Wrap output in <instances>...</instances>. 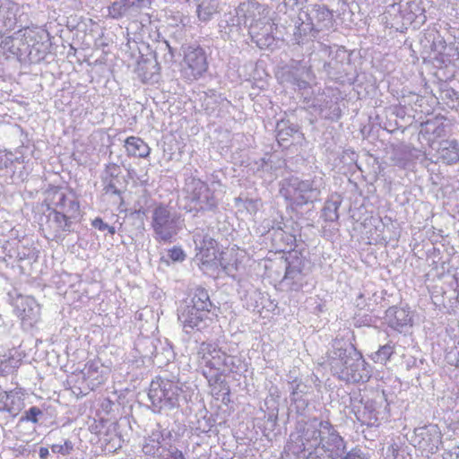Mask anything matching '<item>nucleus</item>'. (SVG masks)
<instances>
[{"instance_id":"f257e3e1","label":"nucleus","mask_w":459,"mask_h":459,"mask_svg":"<svg viewBox=\"0 0 459 459\" xmlns=\"http://www.w3.org/2000/svg\"><path fill=\"white\" fill-rule=\"evenodd\" d=\"M331 372L340 380L352 383H365L371 377L369 365L361 353L351 343L335 339L328 351Z\"/></svg>"},{"instance_id":"f03ea898","label":"nucleus","mask_w":459,"mask_h":459,"mask_svg":"<svg viewBox=\"0 0 459 459\" xmlns=\"http://www.w3.org/2000/svg\"><path fill=\"white\" fill-rule=\"evenodd\" d=\"M151 227L157 242L171 243L182 229V221L173 208L160 204L152 212Z\"/></svg>"},{"instance_id":"7ed1b4c3","label":"nucleus","mask_w":459,"mask_h":459,"mask_svg":"<svg viewBox=\"0 0 459 459\" xmlns=\"http://www.w3.org/2000/svg\"><path fill=\"white\" fill-rule=\"evenodd\" d=\"M181 392L178 383L157 377L150 385L148 398L154 411L172 410L179 405Z\"/></svg>"},{"instance_id":"20e7f679","label":"nucleus","mask_w":459,"mask_h":459,"mask_svg":"<svg viewBox=\"0 0 459 459\" xmlns=\"http://www.w3.org/2000/svg\"><path fill=\"white\" fill-rule=\"evenodd\" d=\"M285 186L287 194L295 199L298 205H303L318 200L321 195L322 178L303 180L291 177L286 180Z\"/></svg>"},{"instance_id":"39448f33","label":"nucleus","mask_w":459,"mask_h":459,"mask_svg":"<svg viewBox=\"0 0 459 459\" xmlns=\"http://www.w3.org/2000/svg\"><path fill=\"white\" fill-rule=\"evenodd\" d=\"M286 263L282 281L291 290L299 291L308 282L310 263L296 251L290 253Z\"/></svg>"},{"instance_id":"423d86ee","label":"nucleus","mask_w":459,"mask_h":459,"mask_svg":"<svg viewBox=\"0 0 459 459\" xmlns=\"http://www.w3.org/2000/svg\"><path fill=\"white\" fill-rule=\"evenodd\" d=\"M171 437L170 430L156 423L141 442V452L145 459H161L171 446L168 442Z\"/></svg>"},{"instance_id":"0eeeda50","label":"nucleus","mask_w":459,"mask_h":459,"mask_svg":"<svg viewBox=\"0 0 459 459\" xmlns=\"http://www.w3.org/2000/svg\"><path fill=\"white\" fill-rule=\"evenodd\" d=\"M323 434L319 449L331 459H337L344 454L346 443L329 421H323Z\"/></svg>"},{"instance_id":"6e6552de","label":"nucleus","mask_w":459,"mask_h":459,"mask_svg":"<svg viewBox=\"0 0 459 459\" xmlns=\"http://www.w3.org/2000/svg\"><path fill=\"white\" fill-rule=\"evenodd\" d=\"M178 319L184 332L187 334L194 330L202 331L207 327L208 314L190 307L188 304H181L178 309Z\"/></svg>"},{"instance_id":"1a4fd4ad","label":"nucleus","mask_w":459,"mask_h":459,"mask_svg":"<svg viewBox=\"0 0 459 459\" xmlns=\"http://www.w3.org/2000/svg\"><path fill=\"white\" fill-rule=\"evenodd\" d=\"M150 4L151 0H116L108 7V15L116 20L134 18Z\"/></svg>"},{"instance_id":"9d476101","label":"nucleus","mask_w":459,"mask_h":459,"mask_svg":"<svg viewBox=\"0 0 459 459\" xmlns=\"http://www.w3.org/2000/svg\"><path fill=\"white\" fill-rule=\"evenodd\" d=\"M184 53V61L190 70V75L195 79L203 75L208 68L204 50L199 46L190 45L186 48Z\"/></svg>"},{"instance_id":"9b49d317","label":"nucleus","mask_w":459,"mask_h":459,"mask_svg":"<svg viewBox=\"0 0 459 459\" xmlns=\"http://www.w3.org/2000/svg\"><path fill=\"white\" fill-rule=\"evenodd\" d=\"M288 76L290 82L299 89H306L314 78L311 66L303 60H290L288 65Z\"/></svg>"},{"instance_id":"f8f14e48","label":"nucleus","mask_w":459,"mask_h":459,"mask_svg":"<svg viewBox=\"0 0 459 459\" xmlns=\"http://www.w3.org/2000/svg\"><path fill=\"white\" fill-rule=\"evenodd\" d=\"M15 313L22 321H28L30 325H33L40 316V307L34 298L26 296L19 297L15 300Z\"/></svg>"},{"instance_id":"ddd939ff","label":"nucleus","mask_w":459,"mask_h":459,"mask_svg":"<svg viewBox=\"0 0 459 459\" xmlns=\"http://www.w3.org/2000/svg\"><path fill=\"white\" fill-rule=\"evenodd\" d=\"M200 353L203 354L202 359L207 369L223 373L226 352L212 343L202 342Z\"/></svg>"},{"instance_id":"4468645a","label":"nucleus","mask_w":459,"mask_h":459,"mask_svg":"<svg viewBox=\"0 0 459 459\" xmlns=\"http://www.w3.org/2000/svg\"><path fill=\"white\" fill-rule=\"evenodd\" d=\"M323 421L324 420L318 421L315 419L304 429L300 436L301 451L314 450L316 453L319 449L323 434Z\"/></svg>"},{"instance_id":"2eb2a0df","label":"nucleus","mask_w":459,"mask_h":459,"mask_svg":"<svg viewBox=\"0 0 459 459\" xmlns=\"http://www.w3.org/2000/svg\"><path fill=\"white\" fill-rule=\"evenodd\" d=\"M74 221L55 210L49 212L47 225L52 230V240H64L65 237L74 230Z\"/></svg>"},{"instance_id":"dca6fc26","label":"nucleus","mask_w":459,"mask_h":459,"mask_svg":"<svg viewBox=\"0 0 459 459\" xmlns=\"http://www.w3.org/2000/svg\"><path fill=\"white\" fill-rule=\"evenodd\" d=\"M387 325L393 329L402 333L407 327L411 326L412 316L408 309L391 307L385 311Z\"/></svg>"},{"instance_id":"f3484780","label":"nucleus","mask_w":459,"mask_h":459,"mask_svg":"<svg viewBox=\"0 0 459 459\" xmlns=\"http://www.w3.org/2000/svg\"><path fill=\"white\" fill-rule=\"evenodd\" d=\"M361 402V405L352 406V411L358 421L362 425L368 427L377 426L378 421V411H377L376 402L373 400H367Z\"/></svg>"},{"instance_id":"a211bd4d","label":"nucleus","mask_w":459,"mask_h":459,"mask_svg":"<svg viewBox=\"0 0 459 459\" xmlns=\"http://www.w3.org/2000/svg\"><path fill=\"white\" fill-rule=\"evenodd\" d=\"M121 169L116 163H108L101 176L103 191L105 194L121 195L118 186L121 185L119 177Z\"/></svg>"},{"instance_id":"6ab92c4d","label":"nucleus","mask_w":459,"mask_h":459,"mask_svg":"<svg viewBox=\"0 0 459 459\" xmlns=\"http://www.w3.org/2000/svg\"><path fill=\"white\" fill-rule=\"evenodd\" d=\"M417 437L420 438L418 445L420 448L427 450L429 453L435 454L438 450V446L441 443L440 437L436 429L433 433L427 428H420L415 429Z\"/></svg>"},{"instance_id":"aec40b11","label":"nucleus","mask_w":459,"mask_h":459,"mask_svg":"<svg viewBox=\"0 0 459 459\" xmlns=\"http://www.w3.org/2000/svg\"><path fill=\"white\" fill-rule=\"evenodd\" d=\"M437 160L445 164H455L459 160V146L456 140H445L437 151Z\"/></svg>"},{"instance_id":"412c9836","label":"nucleus","mask_w":459,"mask_h":459,"mask_svg":"<svg viewBox=\"0 0 459 459\" xmlns=\"http://www.w3.org/2000/svg\"><path fill=\"white\" fill-rule=\"evenodd\" d=\"M57 196L58 200L54 210L73 221L76 220L80 216L79 203L74 199L67 197L63 193L58 194Z\"/></svg>"},{"instance_id":"4be33fe9","label":"nucleus","mask_w":459,"mask_h":459,"mask_svg":"<svg viewBox=\"0 0 459 459\" xmlns=\"http://www.w3.org/2000/svg\"><path fill=\"white\" fill-rule=\"evenodd\" d=\"M16 39L22 41L23 45L30 47L47 39L48 34L38 27H26L15 32Z\"/></svg>"},{"instance_id":"5701e85b","label":"nucleus","mask_w":459,"mask_h":459,"mask_svg":"<svg viewBox=\"0 0 459 459\" xmlns=\"http://www.w3.org/2000/svg\"><path fill=\"white\" fill-rule=\"evenodd\" d=\"M182 304H188L190 307L197 309V311L210 312L212 303L210 299L208 291L202 287H197L193 290L190 301H184Z\"/></svg>"},{"instance_id":"b1692460","label":"nucleus","mask_w":459,"mask_h":459,"mask_svg":"<svg viewBox=\"0 0 459 459\" xmlns=\"http://www.w3.org/2000/svg\"><path fill=\"white\" fill-rule=\"evenodd\" d=\"M17 6L13 3L4 2L0 4V27L6 30L14 29L17 19Z\"/></svg>"},{"instance_id":"393cba45","label":"nucleus","mask_w":459,"mask_h":459,"mask_svg":"<svg viewBox=\"0 0 459 459\" xmlns=\"http://www.w3.org/2000/svg\"><path fill=\"white\" fill-rule=\"evenodd\" d=\"M125 147L127 155L138 158H146L151 152V148L148 144L136 136L127 137L125 142Z\"/></svg>"},{"instance_id":"a878e982","label":"nucleus","mask_w":459,"mask_h":459,"mask_svg":"<svg viewBox=\"0 0 459 459\" xmlns=\"http://www.w3.org/2000/svg\"><path fill=\"white\" fill-rule=\"evenodd\" d=\"M290 385L291 389L290 401L296 404L298 410H304L308 404L307 401L303 399V396L308 391L307 385L299 381L297 378L292 380Z\"/></svg>"},{"instance_id":"bb28decb","label":"nucleus","mask_w":459,"mask_h":459,"mask_svg":"<svg viewBox=\"0 0 459 459\" xmlns=\"http://www.w3.org/2000/svg\"><path fill=\"white\" fill-rule=\"evenodd\" d=\"M190 2L191 0H186ZM197 2L196 13L197 17L202 22H209L212 16L218 13V1L217 0H195Z\"/></svg>"},{"instance_id":"cd10ccee","label":"nucleus","mask_w":459,"mask_h":459,"mask_svg":"<svg viewBox=\"0 0 459 459\" xmlns=\"http://www.w3.org/2000/svg\"><path fill=\"white\" fill-rule=\"evenodd\" d=\"M23 394L17 389L9 392V395L5 403V411L13 416H16L24 407Z\"/></svg>"},{"instance_id":"c85d7f7f","label":"nucleus","mask_w":459,"mask_h":459,"mask_svg":"<svg viewBox=\"0 0 459 459\" xmlns=\"http://www.w3.org/2000/svg\"><path fill=\"white\" fill-rule=\"evenodd\" d=\"M185 191L187 194V198L193 203L195 198H200L203 191H207V185L199 178L190 177L186 180Z\"/></svg>"},{"instance_id":"c756f323","label":"nucleus","mask_w":459,"mask_h":459,"mask_svg":"<svg viewBox=\"0 0 459 459\" xmlns=\"http://www.w3.org/2000/svg\"><path fill=\"white\" fill-rule=\"evenodd\" d=\"M195 203V208L202 211H213L217 208V200L214 196V193L207 186V191H203L200 195V198H195L193 202Z\"/></svg>"},{"instance_id":"7c9ffc66","label":"nucleus","mask_w":459,"mask_h":459,"mask_svg":"<svg viewBox=\"0 0 459 459\" xmlns=\"http://www.w3.org/2000/svg\"><path fill=\"white\" fill-rule=\"evenodd\" d=\"M319 114L325 119L336 121L342 116V109L337 101L330 99L319 107Z\"/></svg>"},{"instance_id":"2f4dec72","label":"nucleus","mask_w":459,"mask_h":459,"mask_svg":"<svg viewBox=\"0 0 459 459\" xmlns=\"http://www.w3.org/2000/svg\"><path fill=\"white\" fill-rule=\"evenodd\" d=\"M28 57L31 63H39L43 61L48 52V44L43 40L29 47Z\"/></svg>"},{"instance_id":"473e14b6","label":"nucleus","mask_w":459,"mask_h":459,"mask_svg":"<svg viewBox=\"0 0 459 459\" xmlns=\"http://www.w3.org/2000/svg\"><path fill=\"white\" fill-rule=\"evenodd\" d=\"M342 202L339 199L336 200H328L325 203L324 208L322 210V217L325 221L333 222L336 221L339 218L338 209L341 205Z\"/></svg>"},{"instance_id":"72a5a7b5","label":"nucleus","mask_w":459,"mask_h":459,"mask_svg":"<svg viewBox=\"0 0 459 459\" xmlns=\"http://www.w3.org/2000/svg\"><path fill=\"white\" fill-rule=\"evenodd\" d=\"M340 54L344 55L343 51H336L335 57L332 58L328 62H324L323 65V70L326 73L327 75L331 77L337 78L339 77L342 73V62L337 60V57L340 56Z\"/></svg>"},{"instance_id":"f704fd0d","label":"nucleus","mask_w":459,"mask_h":459,"mask_svg":"<svg viewBox=\"0 0 459 459\" xmlns=\"http://www.w3.org/2000/svg\"><path fill=\"white\" fill-rule=\"evenodd\" d=\"M271 230L274 231V235H281L282 233H285L287 235L286 240L288 243L296 241V234L294 233L293 229H290L288 223L283 221V218L281 216H280V220H274L273 221Z\"/></svg>"},{"instance_id":"c9c22d12","label":"nucleus","mask_w":459,"mask_h":459,"mask_svg":"<svg viewBox=\"0 0 459 459\" xmlns=\"http://www.w3.org/2000/svg\"><path fill=\"white\" fill-rule=\"evenodd\" d=\"M135 349L143 358H152L156 352L153 340L145 337L139 338L136 341Z\"/></svg>"},{"instance_id":"e433bc0d","label":"nucleus","mask_w":459,"mask_h":459,"mask_svg":"<svg viewBox=\"0 0 459 459\" xmlns=\"http://www.w3.org/2000/svg\"><path fill=\"white\" fill-rule=\"evenodd\" d=\"M394 351V345L390 342L379 349L372 355V359L377 363H385Z\"/></svg>"},{"instance_id":"4c0bfd02","label":"nucleus","mask_w":459,"mask_h":459,"mask_svg":"<svg viewBox=\"0 0 459 459\" xmlns=\"http://www.w3.org/2000/svg\"><path fill=\"white\" fill-rule=\"evenodd\" d=\"M277 139L278 142L287 140L288 136L297 132V128L294 126H289L288 121L281 120L276 125Z\"/></svg>"},{"instance_id":"58836bf2","label":"nucleus","mask_w":459,"mask_h":459,"mask_svg":"<svg viewBox=\"0 0 459 459\" xmlns=\"http://www.w3.org/2000/svg\"><path fill=\"white\" fill-rule=\"evenodd\" d=\"M178 48L170 46L168 41H163L158 47V50L155 52V55H158L159 52H163V59L166 64H172L174 62L175 54Z\"/></svg>"},{"instance_id":"ea45409f","label":"nucleus","mask_w":459,"mask_h":459,"mask_svg":"<svg viewBox=\"0 0 459 459\" xmlns=\"http://www.w3.org/2000/svg\"><path fill=\"white\" fill-rule=\"evenodd\" d=\"M242 361L239 358L226 353L223 374L237 373L240 369Z\"/></svg>"},{"instance_id":"a19ab883","label":"nucleus","mask_w":459,"mask_h":459,"mask_svg":"<svg viewBox=\"0 0 459 459\" xmlns=\"http://www.w3.org/2000/svg\"><path fill=\"white\" fill-rule=\"evenodd\" d=\"M16 39L15 33L13 36L5 37L0 43V48L4 52H8L11 55L18 56L20 53V48L14 45Z\"/></svg>"},{"instance_id":"79ce46f5","label":"nucleus","mask_w":459,"mask_h":459,"mask_svg":"<svg viewBox=\"0 0 459 459\" xmlns=\"http://www.w3.org/2000/svg\"><path fill=\"white\" fill-rule=\"evenodd\" d=\"M194 241L196 247H200L201 248L213 247L216 244V241L209 235L202 234L199 231L195 232L194 234Z\"/></svg>"},{"instance_id":"37998d69","label":"nucleus","mask_w":459,"mask_h":459,"mask_svg":"<svg viewBox=\"0 0 459 459\" xmlns=\"http://www.w3.org/2000/svg\"><path fill=\"white\" fill-rule=\"evenodd\" d=\"M85 379L88 381V386L91 390H95L104 383L105 377L102 373H83Z\"/></svg>"},{"instance_id":"c03bdc74","label":"nucleus","mask_w":459,"mask_h":459,"mask_svg":"<svg viewBox=\"0 0 459 459\" xmlns=\"http://www.w3.org/2000/svg\"><path fill=\"white\" fill-rule=\"evenodd\" d=\"M314 30L312 23H306L303 21L296 26L294 31V38L298 44L300 43L302 37L307 36L308 33L312 32Z\"/></svg>"},{"instance_id":"a18cd8bd","label":"nucleus","mask_w":459,"mask_h":459,"mask_svg":"<svg viewBox=\"0 0 459 459\" xmlns=\"http://www.w3.org/2000/svg\"><path fill=\"white\" fill-rule=\"evenodd\" d=\"M203 375L208 380L210 385H218L223 383L222 376L224 375L222 372L213 371L207 368L203 370Z\"/></svg>"},{"instance_id":"49530a36","label":"nucleus","mask_w":459,"mask_h":459,"mask_svg":"<svg viewBox=\"0 0 459 459\" xmlns=\"http://www.w3.org/2000/svg\"><path fill=\"white\" fill-rule=\"evenodd\" d=\"M21 158L13 159V153L0 150V170L9 168L13 162H20Z\"/></svg>"},{"instance_id":"de8ad7c7","label":"nucleus","mask_w":459,"mask_h":459,"mask_svg":"<svg viewBox=\"0 0 459 459\" xmlns=\"http://www.w3.org/2000/svg\"><path fill=\"white\" fill-rule=\"evenodd\" d=\"M51 450L55 454H61L63 455H69L74 450V444L70 440H65L64 444L52 445Z\"/></svg>"},{"instance_id":"09e8293b","label":"nucleus","mask_w":459,"mask_h":459,"mask_svg":"<svg viewBox=\"0 0 459 459\" xmlns=\"http://www.w3.org/2000/svg\"><path fill=\"white\" fill-rule=\"evenodd\" d=\"M42 414V411L36 407H30L28 411L24 412V415H22L20 419L21 421H31L33 423L38 422V416Z\"/></svg>"},{"instance_id":"8fccbe9b","label":"nucleus","mask_w":459,"mask_h":459,"mask_svg":"<svg viewBox=\"0 0 459 459\" xmlns=\"http://www.w3.org/2000/svg\"><path fill=\"white\" fill-rule=\"evenodd\" d=\"M339 459H369L367 453L359 447H353L349 452L343 454Z\"/></svg>"},{"instance_id":"3c124183","label":"nucleus","mask_w":459,"mask_h":459,"mask_svg":"<svg viewBox=\"0 0 459 459\" xmlns=\"http://www.w3.org/2000/svg\"><path fill=\"white\" fill-rule=\"evenodd\" d=\"M169 258L173 262H183L186 258V254L179 247H173L168 252Z\"/></svg>"},{"instance_id":"603ef678","label":"nucleus","mask_w":459,"mask_h":459,"mask_svg":"<svg viewBox=\"0 0 459 459\" xmlns=\"http://www.w3.org/2000/svg\"><path fill=\"white\" fill-rule=\"evenodd\" d=\"M446 48V43L445 39L438 34L437 36L434 35L433 42L431 44V49L435 52L441 54L443 51H445Z\"/></svg>"},{"instance_id":"864d4df0","label":"nucleus","mask_w":459,"mask_h":459,"mask_svg":"<svg viewBox=\"0 0 459 459\" xmlns=\"http://www.w3.org/2000/svg\"><path fill=\"white\" fill-rule=\"evenodd\" d=\"M92 226L100 230H108L110 235H114L116 233L115 228L105 223L100 218L93 220Z\"/></svg>"},{"instance_id":"5fc2aeb1","label":"nucleus","mask_w":459,"mask_h":459,"mask_svg":"<svg viewBox=\"0 0 459 459\" xmlns=\"http://www.w3.org/2000/svg\"><path fill=\"white\" fill-rule=\"evenodd\" d=\"M316 18L318 20H331L332 13L325 6H318L316 10Z\"/></svg>"},{"instance_id":"6e6d98bb","label":"nucleus","mask_w":459,"mask_h":459,"mask_svg":"<svg viewBox=\"0 0 459 459\" xmlns=\"http://www.w3.org/2000/svg\"><path fill=\"white\" fill-rule=\"evenodd\" d=\"M9 395V392L0 388V411H4L5 403Z\"/></svg>"},{"instance_id":"4d7b16f0","label":"nucleus","mask_w":459,"mask_h":459,"mask_svg":"<svg viewBox=\"0 0 459 459\" xmlns=\"http://www.w3.org/2000/svg\"><path fill=\"white\" fill-rule=\"evenodd\" d=\"M99 368H100V366L98 363L91 362L86 365L84 373H98ZM100 368H102V366H100Z\"/></svg>"},{"instance_id":"13d9d810","label":"nucleus","mask_w":459,"mask_h":459,"mask_svg":"<svg viewBox=\"0 0 459 459\" xmlns=\"http://www.w3.org/2000/svg\"><path fill=\"white\" fill-rule=\"evenodd\" d=\"M363 298H364V295L362 293H360L356 299V305H357V307H359L360 308H364L367 307V304L364 302V300H362Z\"/></svg>"},{"instance_id":"bf43d9fd","label":"nucleus","mask_w":459,"mask_h":459,"mask_svg":"<svg viewBox=\"0 0 459 459\" xmlns=\"http://www.w3.org/2000/svg\"><path fill=\"white\" fill-rule=\"evenodd\" d=\"M49 455L48 448L41 446L39 450V455L41 459H46Z\"/></svg>"},{"instance_id":"052dcab7","label":"nucleus","mask_w":459,"mask_h":459,"mask_svg":"<svg viewBox=\"0 0 459 459\" xmlns=\"http://www.w3.org/2000/svg\"><path fill=\"white\" fill-rule=\"evenodd\" d=\"M208 421H210V419L207 420V429H203V432H209L211 430V427L212 425L210 423H208Z\"/></svg>"},{"instance_id":"680f3d73","label":"nucleus","mask_w":459,"mask_h":459,"mask_svg":"<svg viewBox=\"0 0 459 459\" xmlns=\"http://www.w3.org/2000/svg\"><path fill=\"white\" fill-rule=\"evenodd\" d=\"M153 68L155 69L154 73H157L159 71L160 67H159V64L157 62H155Z\"/></svg>"},{"instance_id":"e2e57ef3","label":"nucleus","mask_w":459,"mask_h":459,"mask_svg":"<svg viewBox=\"0 0 459 459\" xmlns=\"http://www.w3.org/2000/svg\"><path fill=\"white\" fill-rule=\"evenodd\" d=\"M312 455H313V452H312V451H310V452L308 453V455H307V457H308V458H311V457H312Z\"/></svg>"},{"instance_id":"0e129e2a","label":"nucleus","mask_w":459,"mask_h":459,"mask_svg":"<svg viewBox=\"0 0 459 459\" xmlns=\"http://www.w3.org/2000/svg\"><path fill=\"white\" fill-rule=\"evenodd\" d=\"M221 265H222V267H224V269H225V270H227V269H228V267H227V266H225V264H223V263H222V262H221Z\"/></svg>"},{"instance_id":"69168bd1","label":"nucleus","mask_w":459,"mask_h":459,"mask_svg":"<svg viewBox=\"0 0 459 459\" xmlns=\"http://www.w3.org/2000/svg\"><path fill=\"white\" fill-rule=\"evenodd\" d=\"M221 265H222V267H224V269H225V270H227V269H228V267H227V266H225V264H223V263H222V262H221Z\"/></svg>"},{"instance_id":"338daca9","label":"nucleus","mask_w":459,"mask_h":459,"mask_svg":"<svg viewBox=\"0 0 459 459\" xmlns=\"http://www.w3.org/2000/svg\"><path fill=\"white\" fill-rule=\"evenodd\" d=\"M221 265H222V267H224V269H225V270H227V269H228V267H227V266H225V264H223V263H222V262H221Z\"/></svg>"},{"instance_id":"774afa93","label":"nucleus","mask_w":459,"mask_h":459,"mask_svg":"<svg viewBox=\"0 0 459 459\" xmlns=\"http://www.w3.org/2000/svg\"><path fill=\"white\" fill-rule=\"evenodd\" d=\"M240 201H241V198H240V197L236 198V202H237V203H238V202H240Z\"/></svg>"}]
</instances>
